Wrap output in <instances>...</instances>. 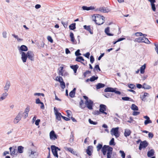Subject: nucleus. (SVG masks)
Masks as SVG:
<instances>
[{"mask_svg":"<svg viewBox=\"0 0 158 158\" xmlns=\"http://www.w3.org/2000/svg\"><path fill=\"white\" fill-rule=\"evenodd\" d=\"M105 18L103 16H101L99 15H96L93 18L95 23L98 25H100L102 24L104 22V19Z\"/></svg>","mask_w":158,"mask_h":158,"instance_id":"f257e3e1","label":"nucleus"},{"mask_svg":"<svg viewBox=\"0 0 158 158\" xmlns=\"http://www.w3.org/2000/svg\"><path fill=\"white\" fill-rule=\"evenodd\" d=\"M62 66H64V65H62ZM63 69V66L60 67L58 69V74L60 76H67L69 75L68 73L66 71L64 70Z\"/></svg>","mask_w":158,"mask_h":158,"instance_id":"f03ea898","label":"nucleus"},{"mask_svg":"<svg viewBox=\"0 0 158 158\" xmlns=\"http://www.w3.org/2000/svg\"><path fill=\"white\" fill-rule=\"evenodd\" d=\"M23 113L22 111H20L18 114L17 116L14 120V123L15 124H17L21 120L23 116Z\"/></svg>","mask_w":158,"mask_h":158,"instance_id":"7ed1b4c3","label":"nucleus"},{"mask_svg":"<svg viewBox=\"0 0 158 158\" xmlns=\"http://www.w3.org/2000/svg\"><path fill=\"white\" fill-rule=\"evenodd\" d=\"M119 128L118 127L114 128H112L110 131L111 135H114L116 138L118 137L120 135L118 133Z\"/></svg>","mask_w":158,"mask_h":158,"instance_id":"20e7f679","label":"nucleus"},{"mask_svg":"<svg viewBox=\"0 0 158 158\" xmlns=\"http://www.w3.org/2000/svg\"><path fill=\"white\" fill-rule=\"evenodd\" d=\"M51 148L52 153L54 156L57 157H58L57 154V150H60V149L58 147H56L55 145H52L51 146Z\"/></svg>","mask_w":158,"mask_h":158,"instance_id":"39448f33","label":"nucleus"},{"mask_svg":"<svg viewBox=\"0 0 158 158\" xmlns=\"http://www.w3.org/2000/svg\"><path fill=\"white\" fill-rule=\"evenodd\" d=\"M106 106L103 104H101L100 105L99 110L101 113L106 114L107 113L105 111L106 110Z\"/></svg>","mask_w":158,"mask_h":158,"instance_id":"423d86ee","label":"nucleus"},{"mask_svg":"<svg viewBox=\"0 0 158 158\" xmlns=\"http://www.w3.org/2000/svg\"><path fill=\"white\" fill-rule=\"evenodd\" d=\"M85 104L89 109L92 110L93 109L92 106L93 104V102L90 100L86 101L85 102Z\"/></svg>","mask_w":158,"mask_h":158,"instance_id":"0eeeda50","label":"nucleus"},{"mask_svg":"<svg viewBox=\"0 0 158 158\" xmlns=\"http://www.w3.org/2000/svg\"><path fill=\"white\" fill-rule=\"evenodd\" d=\"M50 139L52 140H55L57 138V135L56 134L54 131H52L50 133Z\"/></svg>","mask_w":158,"mask_h":158,"instance_id":"6e6552de","label":"nucleus"},{"mask_svg":"<svg viewBox=\"0 0 158 158\" xmlns=\"http://www.w3.org/2000/svg\"><path fill=\"white\" fill-rule=\"evenodd\" d=\"M20 54L21 55V58L23 62L24 63L26 62L27 58V53H26L25 52H21Z\"/></svg>","mask_w":158,"mask_h":158,"instance_id":"1a4fd4ad","label":"nucleus"},{"mask_svg":"<svg viewBox=\"0 0 158 158\" xmlns=\"http://www.w3.org/2000/svg\"><path fill=\"white\" fill-rule=\"evenodd\" d=\"M27 58L31 61H33L34 60V54L33 52L31 51H28L27 52Z\"/></svg>","mask_w":158,"mask_h":158,"instance_id":"9d476101","label":"nucleus"},{"mask_svg":"<svg viewBox=\"0 0 158 158\" xmlns=\"http://www.w3.org/2000/svg\"><path fill=\"white\" fill-rule=\"evenodd\" d=\"M30 107L29 106H27L25 109L24 112H23V118L26 119L28 116V113L30 111Z\"/></svg>","mask_w":158,"mask_h":158,"instance_id":"9b49d317","label":"nucleus"},{"mask_svg":"<svg viewBox=\"0 0 158 158\" xmlns=\"http://www.w3.org/2000/svg\"><path fill=\"white\" fill-rule=\"evenodd\" d=\"M28 50L27 47L25 45H22L21 46L19 49V53L21 52H24L23 51H27Z\"/></svg>","mask_w":158,"mask_h":158,"instance_id":"f8f14e48","label":"nucleus"},{"mask_svg":"<svg viewBox=\"0 0 158 158\" xmlns=\"http://www.w3.org/2000/svg\"><path fill=\"white\" fill-rule=\"evenodd\" d=\"M59 78V77H56L55 80L56 81L60 82L61 87L62 89H64L65 87V83L63 81H60V80ZM59 78H60V77H59Z\"/></svg>","mask_w":158,"mask_h":158,"instance_id":"ddd939ff","label":"nucleus"},{"mask_svg":"<svg viewBox=\"0 0 158 158\" xmlns=\"http://www.w3.org/2000/svg\"><path fill=\"white\" fill-rule=\"evenodd\" d=\"M98 10L100 12L103 13H107L110 11L109 9L105 7H101L98 9Z\"/></svg>","mask_w":158,"mask_h":158,"instance_id":"4468645a","label":"nucleus"},{"mask_svg":"<svg viewBox=\"0 0 158 158\" xmlns=\"http://www.w3.org/2000/svg\"><path fill=\"white\" fill-rule=\"evenodd\" d=\"M70 37L71 38V41L72 42V43L74 44H76L77 42L75 39L74 34L73 32H71L70 33Z\"/></svg>","mask_w":158,"mask_h":158,"instance_id":"2eb2a0df","label":"nucleus"},{"mask_svg":"<svg viewBox=\"0 0 158 158\" xmlns=\"http://www.w3.org/2000/svg\"><path fill=\"white\" fill-rule=\"evenodd\" d=\"M143 118L146 120L144 121V123L145 125L147 124L152 123V121L147 116H144Z\"/></svg>","mask_w":158,"mask_h":158,"instance_id":"dca6fc26","label":"nucleus"},{"mask_svg":"<svg viewBox=\"0 0 158 158\" xmlns=\"http://www.w3.org/2000/svg\"><path fill=\"white\" fill-rule=\"evenodd\" d=\"M93 147L92 146H89L86 150V152L87 154L89 156H90L92 155L91 151H92Z\"/></svg>","mask_w":158,"mask_h":158,"instance_id":"f3484780","label":"nucleus"},{"mask_svg":"<svg viewBox=\"0 0 158 158\" xmlns=\"http://www.w3.org/2000/svg\"><path fill=\"white\" fill-rule=\"evenodd\" d=\"M144 37H139L135 39L134 41L139 43H143Z\"/></svg>","mask_w":158,"mask_h":158,"instance_id":"a211bd4d","label":"nucleus"},{"mask_svg":"<svg viewBox=\"0 0 158 158\" xmlns=\"http://www.w3.org/2000/svg\"><path fill=\"white\" fill-rule=\"evenodd\" d=\"M65 149L70 152L73 154L76 155H77V152L75 151L73 148H71L65 147Z\"/></svg>","mask_w":158,"mask_h":158,"instance_id":"6ab92c4d","label":"nucleus"},{"mask_svg":"<svg viewBox=\"0 0 158 158\" xmlns=\"http://www.w3.org/2000/svg\"><path fill=\"white\" fill-rule=\"evenodd\" d=\"M10 85V82L9 81H7L4 87V90L7 91Z\"/></svg>","mask_w":158,"mask_h":158,"instance_id":"aec40b11","label":"nucleus"},{"mask_svg":"<svg viewBox=\"0 0 158 158\" xmlns=\"http://www.w3.org/2000/svg\"><path fill=\"white\" fill-rule=\"evenodd\" d=\"M154 154V151L153 149H151L148 151L147 153V156L148 157H152Z\"/></svg>","mask_w":158,"mask_h":158,"instance_id":"412c9836","label":"nucleus"},{"mask_svg":"<svg viewBox=\"0 0 158 158\" xmlns=\"http://www.w3.org/2000/svg\"><path fill=\"white\" fill-rule=\"evenodd\" d=\"M131 133V131L129 129H126L125 130L124 133V136L126 137H127L129 136Z\"/></svg>","mask_w":158,"mask_h":158,"instance_id":"4be33fe9","label":"nucleus"},{"mask_svg":"<svg viewBox=\"0 0 158 158\" xmlns=\"http://www.w3.org/2000/svg\"><path fill=\"white\" fill-rule=\"evenodd\" d=\"M45 44L43 41H40L37 43V45L39 48L44 47Z\"/></svg>","mask_w":158,"mask_h":158,"instance_id":"5701e85b","label":"nucleus"},{"mask_svg":"<svg viewBox=\"0 0 158 158\" xmlns=\"http://www.w3.org/2000/svg\"><path fill=\"white\" fill-rule=\"evenodd\" d=\"M9 149L10 151V154L11 156L15 155L16 149L14 148L10 147Z\"/></svg>","mask_w":158,"mask_h":158,"instance_id":"b1692460","label":"nucleus"},{"mask_svg":"<svg viewBox=\"0 0 158 158\" xmlns=\"http://www.w3.org/2000/svg\"><path fill=\"white\" fill-rule=\"evenodd\" d=\"M139 144L140 146H141L143 148H145L148 146V143L146 141H144L143 142H141Z\"/></svg>","mask_w":158,"mask_h":158,"instance_id":"393cba45","label":"nucleus"},{"mask_svg":"<svg viewBox=\"0 0 158 158\" xmlns=\"http://www.w3.org/2000/svg\"><path fill=\"white\" fill-rule=\"evenodd\" d=\"M82 8L84 10H94V6H90V7H87L86 6H83Z\"/></svg>","mask_w":158,"mask_h":158,"instance_id":"a878e982","label":"nucleus"},{"mask_svg":"<svg viewBox=\"0 0 158 158\" xmlns=\"http://www.w3.org/2000/svg\"><path fill=\"white\" fill-rule=\"evenodd\" d=\"M76 88H74L69 93V96L71 98H73L75 97V94Z\"/></svg>","mask_w":158,"mask_h":158,"instance_id":"bb28decb","label":"nucleus"},{"mask_svg":"<svg viewBox=\"0 0 158 158\" xmlns=\"http://www.w3.org/2000/svg\"><path fill=\"white\" fill-rule=\"evenodd\" d=\"M83 27L85 29L89 31L91 34H93V31L91 30L90 26L84 25Z\"/></svg>","mask_w":158,"mask_h":158,"instance_id":"cd10ccee","label":"nucleus"},{"mask_svg":"<svg viewBox=\"0 0 158 158\" xmlns=\"http://www.w3.org/2000/svg\"><path fill=\"white\" fill-rule=\"evenodd\" d=\"M78 67L79 66L77 64L70 66V68L73 70L74 73H76Z\"/></svg>","mask_w":158,"mask_h":158,"instance_id":"c85d7f7f","label":"nucleus"},{"mask_svg":"<svg viewBox=\"0 0 158 158\" xmlns=\"http://www.w3.org/2000/svg\"><path fill=\"white\" fill-rule=\"evenodd\" d=\"M146 66V64H144L140 68V71L141 73L143 74L144 73Z\"/></svg>","mask_w":158,"mask_h":158,"instance_id":"c756f323","label":"nucleus"},{"mask_svg":"<svg viewBox=\"0 0 158 158\" xmlns=\"http://www.w3.org/2000/svg\"><path fill=\"white\" fill-rule=\"evenodd\" d=\"M104 91L105 92H113V91H114V88H111V87H107L105 89Z\"/></svg>","mask_w":158,"mask_h":158,"instance_id":"7c9ffc66","label":"nucleus"},{"mask_svg":"<svg viewBox=\"0 0 158 158\" xmlns=\"http://www.w3.org/2000/svg\"><path fill=\"white\" fill-rule=\"evenodd\" d=\"M56 116V119L59 121H60L61 120V118H62V116L61 115V114L60 113L58 112L57 113H56L55 114Z\"/></svg>","mask_w":158,"mask_h":158,"instance_id":"2f4dec72","label":"nucleus"},{"mask_svg":"<svg viewBox=\"0 0 158 158\" xmlns=\"http://www.w3.org/2000/svg\"><path fill=\"white\" fill-rule=\"evenodd\" d=\"M149 96V94L147 93H144L142 97H141V98L142 101H145L146 100V97H148Z\"/></svg>","mask_w":158,"mask_h":158,"instance_id":"473e14b6","label":"nucleus"},{"mask_svg":"<svg viewBox=\"0 0 158 158\" xmlns=\"http://www.w3.org/2000/svg\"><path fill=\"white\" fill-rule=\"evenodd\" d=\"M105 86L104 84L101 83H98L96 87V88L97 89H100V88L104 87Z\"/></svg>","mask_w":158,"mask_h":158,"instance_id":"72a5a7b5","label":"nucleus"},{"mask_svg":"<svg viewBox=\"0 0 158 158\" xmlns=\"http://www.w3.org/2000/svg\"><path fill=\"white\" fill-rule=\"evenodd\" d=\"M109 29H110L109 27H108L106 28V29H105V33L107 35H108L109 36H113V34H112L109 33V32L110 31Z\"/></svg>","mask_w":158,"mask_h":158,"instance_id":"f704fd0d","label":"nucleus"},{"mask_svg":"<svg viewBox=\"0 0 158 158\" xmlns=\"http://www.w3.org/2000/svg\"><path fill=\"white\" fill-rule=\"evenodd\" d=\"M76 61L81 63L82 62L81 61H84V60L82 56H80L76 58Z\"/></svg>","mask_w":158,"mask_h":158,"instance_id":"c9c22d12","label":"nucleus"},{"mask_svg":"<svg viewBox=\"0 0 158 158\" xmlns=\"http://www.w3.org/2000/svg\"><path fill=\"white\" fill-rule=\"evenodd\" d=\"M23 147L22 146H19L18 147V152L20 153H22L23 152Z\"/></svg>","mask_w":158,"mask_h":158,"instance_id":"e433bc0d","label":"nucleus"},{"mask_svg":"<svg viewBox=\"0 0 158 158\" xmlns=\"http://www.w3.org/2000/svg\"><path fill=\"white\" fill-rule=\"evenodd\" d=\"M122 98L123 100H124V101H130L131 102H134V101H133V99H132L131 98H130L128 97H122Z\"/></svg>","mask_w":158,"mask_h":158,"instance_id":"4c0bfd02","label":"nucleus"},{"mask_svg":"<svg viewBox=\"0 0 158 158\" xmlns=\"http://www.w3.org/2000/svg\"><path fill=\"white\" fill-rule=\"evenodd\" d=\"M69 27L70 30H74L76 29V23H72L69 26Z\"/></svg>","mask_w":158,"mask_h":158,"instance_id":"58836bf2","label":"nucleus"},{"mask_svg":"<svg viewBox=\"0 0 158 158\" xmlns=\"http://www.w3.org/2000/svg\"><path fill=\"white\" fill-rule=\"evenodd\" d=\"M12 35L16 39L17 41L18 42L21 41L23 40V39L19 38L17 35H16L14 34H12Z\"/></svg>","mask_w":158,"mask_h":158,"instance_id":"ea45409f","label":"nucleus"},{"mask_svg":"<svg viewBox=\"0 0 158 158\" xmlns=\"http://www.w3.org/2000/svg\"><path fill=\"white\" fill-rule=\"evenodd\" d=\"M131 108L133 110H138V107L134 104L132 105Z\"/></svg>","mask_w":158,"mask_h":158,"instance_id":"a19ab883","label":"nucleus"},{"mask_svg":"<svg viewBox=\"0 0 158 158\" xmlns=\"http://www.w3.org/2000/svg\"><path fill=\"white\" fill-rule=\"evenodd\" d=\"M143 88L145 89H149L151 88V87L144 83L143 85Z\"/></svg>","mask_w":158,"mask_h":158,"instance_id":"79ce46f5","label":"nucleus"},{"mask_svg":"<svg viewBox=\"0 0 158 158\" xmlns=\"http://www.w3.org/2000/svg\"><path fill=\"white\" fill-rule=\"evenodd\" d=\"M109 144L110 145L114 146L115 145V143L114 142V138H112L110 141Z\"/></svg>","mask_w":158,"mask_h":158,"instance_id":"37998d69","label":"nucleus"},{"mask_svg":"<svg viewBox=\"0 0 158 158\" xmlns=\"http://www.w3.org/2000/svg\"><path fill=\"white\" fill-rule=\"evenodd\" d=\"M98 78V77H95L94 76H92L90 79V81L92 82L94 81L95 80H97Z\"/></svg>","mask_w":158,"mask_h":158,"instance_id":"c03bdc74","label":"nucleus"},{"mask_svg":"<svg viewBox=\"0 0 158 158\" xmlns=\"http://www.w3.org/2000/svg\"><path fill=\"white\" fill-rule=\"evenodd\" d=\"M144 40L143 43H146L148 44H149L151 43V42L148 40V38H147L144 37Z\"/></svg>","mask_w":158,"mask_h":158,"instance_id":"a18cd8bd","label":"nucleus"},{"mask_svg":"<svg viewBox=\"0 0 158 158\" xmlns=\"http://www.w3.org/2000/svg\"><path fill=\"white\" fill-rule=\"evenodd\" d=\"M89 122L90 124L93 125H96L98 123L97 122L93 121L90 118L89 119Z\"/></svg>","mask_w":158,"mask_h":158,"instance_id":"49530a36","label":"nucleus"},{"mask_svg":"<svg viewBox=\"0 0 158 158\" xmlns=\"http://www.w3.org/2000/svg\"><path fill=\"white\" fill-rule=\"evenodd\" d=\"M120 153L121 154V156L122 158H125V154L123 151L120 150L119 151Z\"/></svg>","mask_w":158,"mask_h":158,"instance_id":"de8ad7c7","label":"nucleus"},{"mask_svg":"<svg viewBox=\"0 0 158 158\" xmlns=\"http://www.w3.org/2000/svg\"><path fill=\"white\" fill-rule=\"evenodd\" d=\"M128 87L131 89H134L135 88V85L133 84H130L128 85Z\"/></svg>","mask_w":158,"mask_h":158,"instance_id":"09e8293b","label":"nucleus"},{"mask_svg":"<svg viewBox=\"0 0 158 158\" xmlns=\"http://www.w3.org/2000/svg\"><path fill=\"white\" fill-rule=\"evenodd\" d=\"M101 112H100V110H95L94 111L93 114L95 115H98L100 114Z\"/></svg>","mask_w":158,"mask_h":158,"instance_id":"8fccbe9b","label":"nucleus"},{"mask_svg":"<svg viewBox=\"0 0 158 158\" xmlns=\"http://www.w3.org/2000/svg\"><path fill=\"white\" fill-rule=\"evenodd\" d=\"M34 96H40L41 95L42 96H44V94L43 93H35L34 94Z\"/></svg>","mask_w":158,"mask_h":158,"instance_id":"3c124183","label":"nucleus"},{"mask_svg":"<svg viewBox=\"0 0 158 158\" xmlns=\"http://www.w3.org/2000/svg\"><path fill=\"white\" fill-rule=\"evenodd\" d=\"M151 6H152V10L154 11H155L156 10V7L155 6V4L153 3L151 4Z\"/></svg>","mask_w":158,"mask_h":158,"instance_id":"603ef678","label":"nucleus"},{"mask_svg":"<svg viewBox=\"0 0 158 158\" xmlns=\"http://www.w3.org/2000/svg\"><path fill=\"white\" fill-rule=\"evenodd\" d=\"M143 34L140 32H137L135 33V35L136 36H142Z\"/></svg>","mask_w":158,"mask_h":158,"instance_id":"864d4df0","label":"nucleus"},{"mask_svg":"<svg viewBox=\"0 0 158 158\" xmlns=\"http://www.w3.org/2000/svg\"><path fill=\"white\" fill-rule=\"evenodd\" d=\"M91 73V71L89 70L86 71L84 73V76L85 77L86 75L88 74H90Z\"/></svg>","mask_w":158,"mask_h":158,"instance_id":"5fc2aeb1","label":"nucleus"},{"mask_svg":"<svg viewBox=\"0 0 158 158\" xmlns=\"http://www.w3.org/2000/svg\"><path fill=\"white\" fill-rule=\"evenodd\" d=\"M94 61V59L93 56H90V61L91 63L92 64L93 63Z\"/></svg>","mask_w":158,"mask_h":158,"instance_id":"6e6d98bb","label":"nucleus"},{"mask_svg":"<svg viewBox=\"0 0 158 158\" xmlns=\"http://www.w3.org/2000/svg\"><path fill=\"white\" fill-rule=\"evenodd\" d=\"M47 39L51 43H52L53 42V40L52 39V37L50 36H48L47 37Z\"/></svg>","mask_w":158,"mask_h":158,"instance_id":"4d7b16f0","label":"nucleus"},{"mask_svg":"<svg viewBox=\"0 0 158 158\" xmlns=\"http://www.w3.org/2000/svg\"><path fill=\"white\" fill-rule=\"evenodd\" d=\"M80 50L79 49L77 50L75 53V54L76 56H78L81 55V54L79 52Z\"/></svg>","mask_w":158,"mask_h":158,"instance_id":"13d9d810","label":"nucleus"},{"mask_svg":"<svg viewBox=\"0 0 158 158\" xmlns=\"http://www.w3.org/2000/svg\"><path fill=\"white\" fill-rule=\"evenodd\" d=\"M2 34V35H3V38H6L7 37V36H6L7 33H6V31H3Z\"/></svg>","mask_w":158,"mask_h":158,"instance_id":"bf43d9fd","label":"nucleus"},{"mask_svg":"<svg viewBox=\"0 0 158 158\" xmlns=\"http://www.w3.org/2000/svg\"><path fill=\"white\" fill-rule=\"evenodd\" d=\"M61 23L63 24L64 28H66L68 26L67 23L61 22Z\"/></svg>","mask_w":158,"mask_h":158,"instance_id":"052dcab7","label":"nucleus"},{"mask_svg":"<svg viewBox=\"0 0 158 158\" xmlns=\"http://www.w3.org/2000/svg\"><path fill=\"white\" fill-rule=\"evenodd\" d=\"M31 153H30V152H29V156L30 157H31V155H33L34 154V153H35V152L33 151L32 150H31Z\"/></svg>","mask_w":158,"mask_h":158,"instance_id":"680f3d73","label":"nucleus"},{"mask_svg":"<svg viewBox=\"0 0 158 158\" xmlns=\"http://www.w3.org/2000/svg\"><path fill=\"white\" fill-rule=\"evenodd\" d=\"M90 55V53L89 52H87L86 54L84 55V56L88 58H89Z\"/></svg>","mask_w":158,"mask_h":158,"instance_id":"e2e57ef3","label":"nucleus"},{"mask_svg":"<svg viewBox=\"0 0 158 158\" xmlns=\"http://www.w3.org/2000/svg\"><path fill=\"white\" fill-rule=\"evenodd\" d=\"M79 104L80 106V107H81V108H82V106L84 104V102L82 100H81Z\"/></svg>","mask_w":158,"mask_h":158,"instance_id":"0e129e2a","label":"nucleus"},{"mask_svg":"<svg viewBox=\"0 0 158 158\" xmlns=\"http://www.w3.org/2000/svg\"><path fill=\"white\" fill-rule=\"evenodd\" d=\"M9 154V151H5L2 154V155L3 156H5L6 155Z\"/></svg>","mask_w":158,"mask_h":158,"instance_id":"69168bd1","label":"nucleus"},{"mask_svg":"<svg viewBox=\"0 0 158 158\" xmlns=\"http://www.w3.org/2000/svg\"><path fill=\"white\" fill-rule=\"evenodd\" d=\"M42 102L40 101V99L39 98L36 99L35 101V103L36 104H40Z\"/></svg>","mask_w":158,"mask_h":158,"instance_id":"338daca9","label":"nucleus"},{"mask_svg":"<svg viewBox=\"0 0 158 158\" xmlns=\"http://www.w3.org/2000/svg\"><path fill=\"white\" fill-rule=\"evenodd\" d=\"M153 136V134L151 132H149L148 134V137L149 138L152 139Z\"/></svg>","mask_w":158,"mask_h":158,"instance_id":"774afa93","label":"nucleus"}]
</instances>
